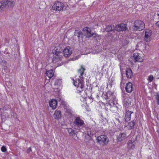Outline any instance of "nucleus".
Segmentation results:
<instances>
[{"label": "nucleus", "mask_w": 159, "mask_h": 159, "mask_svg": "<svg viewBox=\"0 0 159 159\" xmlns=\"http://www.w3.org/2000/svg\"><path fill=\"white\" fill-rule=\"evenodd\" d=\"M133 112L131 111L128 109H125V121L127 122L130 120L131 115Z\"/></svg>", "instance_id": "obj_18"}, {"label": "nucleus", "mask_w": 159, "mask_h": 159, "mask_svg": "<svg viewBox=\"0 0 159 159\" xmlns=\"http://www.w3.org/2000/svg\"><path fill=\"white\" fill-rule=\"evenodd\" d=\"M72 53V49L70 47L67 46L64 50L63 54L64 56L67 57L70 56Z\"/></svg>", "instance_id": "obj_13"}, {"label": "nucleus", "mask_w": 159, "mask_h": 159, "mask_svg": "<svg viewBox=\"0 0 159 159\" xmlns=\"http://www.w3.org/2000/svg\"><path fill=\"white\" fill-rule=\"evenodd\" d=\"M55 50L57 52H58L60 54L62 52L63 53V50L62 48L59 47L56 48Z\"/></svg>", "instance_id": "obj_31"}, {"label": "nucleus", "mask_w": 159, "mask_h": 159, "mask_svg": "<svg viewBox=\"0 0 159 159\" xmlns=\"http://www.w3.org/2000/svg\"><path fill=\"white\" fill-rule=\"evenodd\" d=\"M124 86V84L122 83V82H121L120 84V87L121 88L122 87H123Z\"/></svg>", "instance_id": "obj_47"}, {"label": "nucleus", "mask_w": 159, "mask_h": 159, "mask_svg": "<svg viewBox=\"0 0 159 159\" xmlns=\"http://www.w3.org/2000/svg\"><path fill=\"white\" fill-rule=\"evenodd\" d=\"M117 120H118V122H119L120 123H121L120 122V120H119V119H117Z\"/></svg>", "instance_id": "obj_49"}, {"label": "nucleus", "mask_w": 159, "mask_h": 159, "mask_svg": "<svg viewBox=\"0 0 159 159\" xmlns=\"http://www.w3.org/2000/svg\"><path fill=\"white\" fill-rule=\"evenodd\" d=\"M93 36H92V37H93V38L94 39H96V38L98 36V35L97 34V33H93Z\"/></svg>", "instance_id": "obj_40"}, {"label": "nucleus", "mask_w": 159, "mask_h": 159, "mask_svg": "<svg viewBox=\"0 0 159 159\" xmlns=\"http://www.w3.org/2000/svg\"><path fill=\"white\" fill-rule=\"evenodd\" d=\"M67 131L70 136L75 135V134L76 135L75 133V130L71 128H67Z\"/></svg>", "instance_id": "obj_24"}, {"label": "nucleus", "mask_w": 159, "mask_h": 159, "mask_svg": "<svg viewBox=\"0 0 159 159\" xmlns=\"http://www.w3.org/2000/svg\"><path fill=\"white\" fill-rule=\"evenodd\" d=\"M102 97L106 99L108 102L114 101L115 97L114 93L111 91H108L107 92H102Z\"/></svg>", "instance_id": "obj_5"}, {"label": "nucleus", "mask_w": 159, "mask_h": 159, "mask_svg": "<svg viewBox=\"0 0 159 159\" xmlns=\"http://www.w3.org/2000/svg\"><path fill=\"white\" fill-rule=\"evenodd\" d=\"M136 120H134L128 123V126H129L130 129H134V126L135 125Z\"/></svg>", "instance_id": "obj_25"}, {"label": "nucleus", "mask_w": 159, "mask_h": 159, "mask_svg": "<svg viewBox=\"0 0 159 159\" xmlns=\"http://www.w3.org/2000/svg\"><path fill=\"white\" fill-rule=\"evenodd\" d=\"M74 123L75 125L78 127L82 126L85 125L83 120L81 119L79 116L75 117Z\"/></svg>", "instance_id": "obj_14"}, {"label": "nucleus", "mask_w": 159, "mask_h": 159, "mask_svg": "<svg viewBox=\"0 0 159 159\" xmlns=\"http://www.w3.org/2000/svg\"><path fill=\"white\" fill-rule=\"evenodd\" d=\"M120 70L121 73V75L122 76V79H123V71H122L123 69H122L120 66Z\"/></svg>", "instance_id": "obj_42"}, {"label": "nucleus", "mask_w": 159, "mask_h": 159, "mask_svg": "<svg viewBox=\"0 0 159 159\" xmlns=\"http://www.w3.org/2000/svg\"><path fill=\"white\" fill-rule=\"evenodd\" d=\"M15 2L13 0H3L0 2V12L7 11L13 8Z\"/></svg>", "instance_id": "obj_1"}, {"label": "nucleus", "mask_w": 159, "mask_h": 159, "mask_svg": "<svg viewBox=\"0 0 159 159\" xmlns=\"http://www.w3.org/2000/svg\"><path fill=\"white\" fill-rule=\"evenodd\" d=\"M122 55L121 54H118L117 55V58L120 61L121 60Z\"/></svg>", "instance_id": "obj_41"}, {"label": "nucleus", "mask_w": 159, "mask_h": 159, "mask_svg": "<svg viewBox=\"0 0 159 159\" xmlns=\"http://www.w3.org/2000/svg\"><path fill=\"white\" fill-rule=\"evenodd\" d=\"M157 16H158V17H159V13H157Z\"/></svg>", "instance_id": "obj_52"}, {"label": "nucleus", "mask_w": 159, "mask_h": 159, "mask_svg": "<svg viewBox=\"0 0 159 159\" xmlns=\"http://www.w3.org/2000/svg\"><path fill=\"white\" fill-rule=\"evenodd\" d=\"M113 26V29L110 32L108 33L109 36L111 37V39L115 41L118 40L119 39V34L118 32L115 29V27Z\"/></svg>", "instance_id": "obj_8"}, {"label": "nucleus", "mask_w": 159, "mask_h": 159, "mask_svg": "<svg viewBox=\"0 0 159 159\" xmlns=\"http://www.w3.org/2000/svg\"><path fill=\"white\" fill-rule=\"evenodd\" d=\"M106 110H107V108H106Z\"/></svg>", "instance_id": "obj_54"}, {"label": "nucleus", "mask_w": 159, "mask_h": 159, "mask_svg": "<svg viewBox=\"0 0 159 159\" xmlns=\"http://www.w3.org/2000/svg\"><path fill=\"white\" fill-rule=\"evenodd\" d=\"M54 54L55 55L58 56V57H61V55H60V53H59L58 52H57L55 50H54V51L53 52Z\"/></svg>", "instance_id": "obj_38"}, {"label": "nucleus", "mask_w": 159, "mask_h": 159, "mask_svg": "<svg viewBox=\"0 0 159 159\" xmlns=\"http://www.w3.org/2000/svg\"><path fill=\"white\" fill-rule=\"evenodd\" d=\"M106 110H107V108H106Z\"/></svg>", "instance_id": "obj_53"}, {"label": "nucleus", "mask_w": 159, "mask_h": 159, "mask_svg": "<svg viewBox=\"0 0 159 159\" xmlns=\"http://www.w3.org/2000/svg\"><path fill=\"white\" fill-rule=\"evenodd\" d=\"M156 24L157 25H158V26L159 27V21H157L156 23Z\"/></svg>", "instance_id": "obj_48"}, {"label": "nucleus", "mask_w": 159, "mask_h": 159, "mask_svg": "<svg viewBox=\"0 0 159 159\" xmlns=\"http://www.w3.org/2000/svg\"><path fill=\"white\" fill-rule=\"evenodd\" d=\"M135 145L133 143L132 141L129 140L128 141V147L130 149H133L135 148Z\"/></svg>", "instance_id": "obj_27"}, {"label": "nucleus", "mask_w": 159, "mask_h": 159, "mask_svg": "<svg viewBox=\"0 0 159 159\" xmlns=\"http://www.w3.org/2000/svg\"><path fill=\"white\" fill-rule=\"evenodd\" d=\"M84 78L83 77L79 76L77 80H75L74 79L73 84L74 86L77 87V90L78 93H80L84 90Z\"/></svg>", "instance_id": "obj_2"}, {"label": "nucleus", "mask_w": 159, "mask_h": 159, "mask_svg": "<svg viewBox=\"0 0 159 159\" xmlns=\"http://www.w3.org/2000/svg\"><path fill=\"white\" fill-rule=\"evenodd\" d=\"M57 105V100L53 99L49 102V105L52 109H55Z\"/></svg>", "instance_id": "obj_21"}, {"label": "nucleus", "mask_w": 159, "mask_h": 159, "mask_svg": "<svg viewBox=\"0 0 159 159\" xmlns=\"http://www.w3.org/2000/svg\"><path fill=\"white\" fill-rule=\"evenodd\" d=\"M125 43L126 44H128V43H129V41H128V40H126L125 39Z\"/></svg>", "instance_id": "obj_46"}, {"label": "nucleus", "mask_w": 159, "mask_h": 159, "mask_svg": "<svg viewBox=\"0 0 159 159\" xmlns=\"http://www.w3.org/2000/svg\"><path fill=\"white\" fill-rule=\"evenodd\" d=\"M154 78L153 77V75H150L149 77L148 78V80L150 82H151L153 80Z\"/></svg>", "instance_id": "obj_37"}, {"label": "nucleus", "mask_w": 159, "mask_h": 159, "mask_svg": "<svg viewBox=\"0 0 159 159\" xmlns=\"http://www.w3.org/2000/svg\"><path fill=\"white\" fill-rule=\"evenodd\" d=\"M125 89L126 92L129 93H132L134 90L133 84L131 82H128L125 85Z\"/></svg>", "instance_id": "obj_16"}, {"label": "nucleus", "mask_w": 159, "mask_h": 159, "mask_svg": "<svg viewBox=\"0 0 159 159\" xmlns=\"http://www.w3.org/2000/svg\"><path fill=\"white\" fill-rule=\"evenodd\" d=\"M155 99L157 100V104L159 105V95L158 93H157V95H155Z\"/></svg>", "instance_id": "obj_34"}, {"label": "nucleus", "mask_w": 159, "mask_h": 159, "mask_svg": "<svg viewBox=\"0 0 159 159\" xmlns=\"http://www.w3.org/2000/svg\"><path fill=\"white\" fill-rule=\"evenodd\" d=\"M127 138L126 132L121 133L116 136V142L124 145L126 143V139Z\"/></svg>", "instance_id": "obj_6"}, {"label": "nucleus", "mask_w": 159, "mask_h": 159, "mask_svg": "<svg viewBox=\"0 0 159 159\" xmlns=\"http://www.w3.org/2000/svg\"><path fill=\"white\" fill-rule=\"evenodd\" d=\"M54 71L53 69L46 71V75L48 77L49 79L51 78L54 76Z\"/></svg>", "instance_id": "obj_23"}, {"label": "nucleus", "mask_w": 159, "mask_h": 159, "mask_svg": "<svg viewBox=\"0 0 159 159\" xmlns=\"http://www.w3.org/2000/svg\"><path fill=\"white\" fill-rule=\"evenodd\" d=\"M87 136H89L90 135H91V137L93 135V134H92L90 132H89L88 131L87 132Z\"/></svg>", "instance_id": "obj_43"}, {"label": "nucleus", "mask_w": 159, "mask_h": 159, "mask_svg": "<svg viewBox=\"0 0 159 159\" xmlns=\"http://www.w3.org/2000/svg\"><path fill=\"white\" fill-rule=\"evenodd\" d=\"M2 63L6 65L7 64V61L4 60H2Z\"/></svg>", "instance_id": "obj_44"}, {"label": "nucleus", "mask_w": 159, "mask_h": 159, "mask_svg": "<svg viewBox=\"0 0 159 159\" xmlns=\"http://www.w3.org/2000/svg\"><path fill=\"white\" fill-rule=\"evenodd\" d=\"M90 99H93V98L92 97H91V96H90V98H89Z\"/></svg>", "instance_id": "obj_51"}, {"label": "nucleus", "mask_w": 159, "mask_h": 159, "mask_svg": "<svg viewBox=\"0 0 159 159\" xmlns=\"http://www.w3.org/2000/svg\"><path fill=\"white\" fill-rule=\"evenodd\" d=\"M2 118H14L15 116L14 113L11 109L3 111L2 114L0 115Z\"/></svg>", "instance_id": "obj_7"}, {"label": "nucleus", "mask_w": 159, "mask_h": 159, "mask_svg": "<svg viewBox=\"0 0 159 159\" xmlns=\"http://www.w3.org/2000/svg\"><path fill=\"white\" fill-rule=\"evenodd\" d=\"M125 75L128 79H131L133 76L132 70L129 68H126L125 69Z\"/></svg>", "instance_id": "obj_20"}, {"label": "nucleus", "mask_w": 159, "mask_h": 159, "mask_svg": "<svg viewBox=\"0 0 159 159\" xmlns=\"http://www.w3.org/2000/svg\"><path fill=\"white\" fill-rule=\"evenodd\" d=\"M127 25L125 24L121 23L118 24L115 27V29L118 32L122 31H125L127 30Z\"/></svg>", "instance_id": "obj_11"}, {"label": "nucleus", "mask_w": 159, "mask_h": 159, "mask_svg": "<svg viewBox=\"0 0 159 159\" xmlns=\"http://www.w3.org/2000/svg\"><path fill=\"white\" fill-rule=\"evenodd\" d=\"M104 67V65H103V66H102V69H103Z\"/></svg>", "instance_id": "obj_50"}, {"label": "nucleus", "mask_w": 159, "mask_h": 159, "mask_svg": "<svg viewBox=\"0 0 159 159\" xmlns=\"http://www.w3.org/2000/svg\"><path fill=\"white\" fill-rule=\"evenodd\" d=\"M53 116L55 119L58 120L61 117V111L56 110Z\"/></svg>", "instance_id": "obj_22"}, {"label": "nucleus", "mask_w": 159, "mask_h": 159, "mask_svg": "<svg viewBox=\"0 0 159 159\" xmlns=\"http://www.w3.org/2000/svg\"><path fill=\"white\" fill-rule=\"evenodd\" d=\"M133 57L135 62H142L143 61V59L140 56V54L138 52H135L133 54Z\"/></svg>", "instance_id": "obj_17"}, {"label": "nucleus", "mask_w": 159, "mask_h": 159, "mask_svg": "<svg viewBox=\"0 0 159 159\" xmlns=\"http://www.w3.org/2000/svg\"><path fill=\"white\" fill-rule=\"evenodd\" d=\"M84 36L86 38H89L93 36V33L91 32V28L88 27H84L82 30Z\"/></svg>", "instance_id": "obj_10"}, {"label": "nucleus", "mask_w": 159, "mask_h": 159, "mask_svg": "<svg viewBox=\"0 0 159 159\" xmlns=\"http://www.w3.org/2000/svg\"><path fill=\"white\" fill-rule=\"evenodd\" d=\"M61 83V79L57 80H56L54 84L55 85H60Z\"/></svg>", "instance_id": "obj_32"}, {"label": "nucleus", "mask_w": 159, "mask_h": 159, "mask_svg": "<svg viewBox=\"0 0 159 159\" xmlns=\"http://www.w3.org/2000/svg\"><path fill=\"white\" fill-rule=\"evenodd\" d=\"M100 35H98V36L96 38V39H95V40H97L100 39Z\"/></svg>", "instance_id": "obj_45"}, {"label": "nucleus", "mask_w": 159, "mask_h": 159, "mask_svg": "<svg viewBox=\"0 0 159 159\" xmlns=\"http://www.w3.org/2000/svg\"><path fill=\"white\" fill-rule=\"evenodd\" d=\"M1 151L3 152H5L7 151V149L6 146H3L1 147Z\"/></svg>", "instance_id": "obj_35"}, {"label": "nucleus", "mask_w": 159, "mask_h": 159, "mask_svg": "<svg viewBox=\"0 0 159 159\" xmlns=\"http://www.w3.org/2000/svg\"><path fill=\"white\" fill-rule=\"evenodd\" d=\"M145 26V24L143 21L140 20H137L134 22L132 28V30L134 31L137 30L141 31L144 29Z\"/></svg>", "instance_id": "obj_3"}, {"label": "nucleus", "mask_w": 159, "mask_h": 159, "mask_svg": "<svg viewBox=\"0 0 159 159\" xmlns=\"http://www.w3.org/2000/svg\"><path fill=\"white\" fill-rule=\"evenodd\" d=\"M123 105L125 107V109L130 107L131 105V99L129 97H123Z\"/></svg>", "instance_id": "obj_12"}, {"label": "nucleus", "mask_w": 159, "mask_h": 159, "mask_svg": "<svg viewBox=\"0 0 159 159\" xmlns=\"http://www.w3.org/2000/svg\"><path fill=\"white\" fill-rule=\"evenodd\" d=\"M115 132L112 130H109L108 131V133L111 136H113L114 135Z\"/></svg>", "instance_id": "obj_36"}, {"label": "nucleus", "mask_w": 159, "mask_h": 159, "mask_svg": "<svg viewBox=\"0 0 159 159\" xmlns=\"http://www.w3.org/2000/svg\"><path fill=\"white\" fill-rule=\"evenodd\" d=\"M85 70V69L82 66H81V67L80 69L78 70L79 72L80 73V76L81 77H83V75L84 74V73Z\"/></svg>", "instance_id": "obj_29"}, {"label": "nucleus", "mask_w": 159, "mask_h": 159, "mask_svg": "<svg viewBox=\"0 0 159 159\" xmlns=\"http://www.w3.org/2000/svg\"><path fill=\"white\" fill-rule=\"evenodd\" d=\"M85 138L86 141H89L91 140H93V139H92V137H91V135H90L89 136H85Z\"/></svg>", "instance_id": "obj_33"}, {"label": "nucleus", "mask_w": 159, "mask_h": 159, "mask_svg": "<svg viewBox=\"0 0 159 159\" xmlns=\"http://www.w3.org/2000/svg\"><path fill=\"white\" fill-rule=\"evenodd\" d=\"M74 35L77 36L79 40L80 39L82 40L84 38V34L83 32L78 30H75L74 33Z\"/></svg>", "instance_id": "obj_19"}, {"label": "nucleus", "mask_w": 159, "mask_h": 159, "mask_svg": "<svg viewBox=\"0 0 159 159\" xmlns=\"http://www.w3.org/2000/svg\"><path fill=\"white\" fill-rule=\"evenodd\" d=\"M32 151L31 147H30L28 148L26 151V152L28 153H29Z\"/></svg>", "instance_id": "obj_39"}, {"label": "nucleus", "mask_w": 159, "mask_h": 159, "mask_svg": "<svg viewBox=\"0 0 159 159\" xmlns=\"http://www.w3.org/2000/svg\"><path fill=\"white\" fill-rule=\"evenodd\" d=\"M9 109H11V107L10 105H5L4 107H3V111H7Z\"/></svg>", "instance_id": "obj_30"}, {"label": "nucleus", "mask_w": 159, "mask_h": 159, "mask_svg": "<svg viewBox=\"0 0 159 159\" xmlns=\"http://www.w3.org/2000/svg\"><path fill=\"white\" fill-rule=\"evenodd\" d=\"M113 28L112 27V25H110L106 26L105 28V30L106 31L109 33L113 29Z\"/></svg>", "instance_id": "obj_28"}, {"label": "nucleus", "mask_w": 159, "mask_h": 159, "mask_svg": "<svg viewBox=\"0 0 159 159\" xmlns=\"http://www.w3.org/2000/svg\"><path fill=\"white\" fill-rule=\"evenodd\" d=\"M63 57L62 56H61V57H53L52 59V62L53 63H56L57 62H58L59 60H61V58Z\"/></svg>", "instance_id": "obj_26"}, {"label": "nucleus", "mask_w": 159, "mask_h": 159, "mask_svg": "<svg viewBox=\"0 0 159 159\" xmlns=\"http://www.w3.org/2000/svg\"><path fill=\"white\" fill-rule=\"evenodd\" d=\"M53 10L60 11L61 10H65L66 8H64V4L59 1L56 2L52 7Z\"/></svg>", "instance_id": "obj_9"}, {"label": "nucleus", "mask_w": 159, "mask_h": 159, "mask_svg": "<svg viewBox=\"0 0 159 159\" xmlns=\"http://www.w3.org/2000/svg\"><path fill=\"white\" fill-rule=\"evenodd\" d=\"M152 31L149 29H146L145 30L144 39L145 41L148 42L151 40Z\"/></svg>", "instance_id": "obj_15"}, {"label": "nucleus", "mask_w": 159, "mask_h": 159, "mask_svg": "<svg viewBox=\"0 0 159 159\" xmlns=\"http://www.w3.org/2000/svg\"><path fill=\"white\" fill-rule=\"evenodd\" d=\"M96 141L97 143L102 146L107 145L109 142V139L106 135H102L97 137Z\"/></svg>", "instance_id": "obj_4"}]
</instances>
